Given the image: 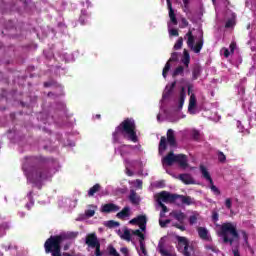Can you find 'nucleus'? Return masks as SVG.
<instances>
[{"label": "nucleus", "mask_w": 256, "mask_h": 256, "mask_svg": "<svg viewBox=\"0 0 256 256\" xmlns=\"http://www.w3.org/2000/svg\"><path fill=\"white\" fill-rule=\"evenodd\" d=\"M49 159L43 156H26L22 165V170L29 183L41 189L43 181L49 179Z\"/></svg>", "instance_id": "f257e3e1"}, {"label": "nucleus", "mask_w": 256, "mask_h": 256, "mask_svg": "<svg viewBox=\"0 0 256 256\" xmlns=\"http://www.w3.org/2000/svg\"><path fill=\"white\" fill-rule=\"evenodd\" d=\"M79 232H61L58 235L50 236L44 243V249L46 254L52 256H63L61 254V243L68 241L69 239H77Z\"/></svg>", "instance_id": "f03ea898"}, {"label": "nucleus", "mask_w": 256, "mask_h": 256, "mask_svg": "<svg viewBox=\"0 0 256 256\" xmlns=\"http://www.w3.org/2000/svg\"><path fill=\"white\" fill-rule=\"evenodd\" d=\"M119 133L128 139V141H132V143L139 142V137H137V125L133 118L124 119L120 125L115 128L113 138L117 139Z\"/></svg>", "instance_id": "7ed1b4c3"}, {"label": "nucleus", "mask_w": 256, "mask_h": 256, "mask_svg": "<svg viewBox=\"0 0 256 256\" xmlns=\"http://www.w3.org/2000/svg\"><path fill=\"white\" fill-rule=\"evenodd\" d=\"M220 237L223 238L224 243L233 245V241L239 239V232H237V228L233 224L224 223L220 228Z\"/></svg>", "instance_id": "20e7f679"}, {"label": "nucleus", "mask_w": 256, "mask_h": 256, "mask_svg": "<svg viewBox=\"0 0 256 256\" xmlns=\"http://www.w3.org/2000/svg\"><path fill=\"white\" fill-rule=\"evenodd\" d=\"M185 39H187L186 43L189 49L195 53H201V49H203V44L205 41L203 40V32H201L198 41L195 44V36L193 35V30H188L185 35Z\"/></svg>", "instance_id": "39448f33"}, {"label": "nucleus", "mask_w": 256, "mask_h": 256, "mask_svg": "<svg viewBox=\"0 0 256 256\" xmlns=\"http://www.w3.org/2000/svg\"><path fill=\"white\" fill-rule=\"evenodd\" d=\"M167 138L165 136H162L160 138L158 151L159 153H163L164 151H167V143L170 145V147H175L177 145V139L175 138V131L173 129H168L167 131Z\"/></svg>", "instance_id": "423d86ee"}, {"label": "nucleus", "mask_w": 256, "mask_h": 256, "mask_svg": "<svg viewBox=\"0 0 256 256\" xmlns=\"http://www.w3.org/2000/svg\"><path fill=\"white\" fill-rule=\"evenodd\" d=\"M85 243L91 249H95L94 256H103V252L101 251V242H99V238H97L96 233H89L86 235Z\"/></svg>", "instance_id": "0eeeda50"}, {"label": "nucleus", "mask_w": 256, "mask_h": 256, "mask_svg": "<svg viewBox=\"0 0 256 256\" xmlns=\"http://www.w3.org/2000/svg\"><path fill=\"white\" fill-rule=\"evenodd\" d=\"M176 240L178 242V251L182 250L184 256H191V251H193V246L189 245V240L184 236H176Z\"/></svg>", "instance_id": "6e6552de"}, {"label": "nucleus", "mask_w": 256, "mask_h": 256, "mask_svg": "<svg viewBox=\"0 0 256 256\" xmlns=\"http://www.w3.org/2000/svg\"><path fill=\"white\" fill-rule=\"evenodd\" d=\"M179 199L178 194H171L167 191H162L157 195V203H175Z\"/></svg>", "instance_id": "1a4fd4ad"}, {"label": "nucleus", "mask_w": 256, "mask_h": 256, "mask_svg": "<svg viewBox=\"0 0 256 256\" xmlns=\"http://www.w3.org/2000/svg\"><path fill=\"white\" fill-rule=\"evenodd\" d=\"M175 61H179V53H177V52H173L171 54V57L169 58V60L167 61V63L165 64V66L163 68L162 75H163L164 79H167V73H169V71L171 70V63H173Z\"/></svg>", "instance_id": "9d476101"}, {"label": "nucleus", "mask_w": 256, "mask_h": 256, "mask_svg": "<svg viewBox=\"0 0 256 256\" xmlns=\"http://www.w3.org/2000/svg\"><path fill=\"white\" fill-rule=\"evenodd\" d=\"M173 163H177V155L170 151L165 157L162 158V164L171 167Z\"/></svg>", "instance_id": "9b49d317"}, {"label": "nucleus", "mask_w": 256, "mask_h": 256, "mask_svg": "<svg viewBox=\"0 0 256 256\" xmlns=\"http://www.w3.org/2000/svg\"><path fill=\"white\" fill-rule=\"evenodd\" d=\"M121 207H119L117 204L113 203H107L104 204L101 208L102 213H117Z\"/></svg>", "instance_id": "f8f14e48"}, {"label": "nucleus", "mask_w": 256, "mask_h": 256, "mask_svg": "<svg viewBox=\"0 0 256 256\" xmlns=\"http://www.w3.org/2000/svg\"><path fill=\"white\" fill-rule=\"evenodd\" d=\"M176 163L182 168V169H187L189 167V163L187 160V155L185 154H177L176 155Z\"/></svg>", "instance_id": "ddd939ff"}, {"label": "nucleus", "mask_w": 256, "mask_h": 256, "mask_svg": "<svg viewBox=\"0 0 256 256\" xmlns=\"http://www.w3.org/2000/svg\"><path fill=\"white\" fill-rule=\"evenodd\" d=\"M178 179H180V181H182V183L185 185H195V180L191 174H180Z\"/></svg>", "instance_id": "4468645a"}, {"label": "nucleus", "mask_w": 256, "mask_h": 256, "mask_svg": "<svg viewBox=\"0 0 256 256\" xmlns=\"http://www.w3.org/2000/svg\"><path fill=\"white\" fill-rule=\"evenodd\" d=\"M167 1V6H168V11H169V18L171 23L173 25H177V16L175 15V10H173V5L171 4V0H166Z\"/></svg>", "instance_id": "2eb2a0df"}, {"label": "nucleus", "mask_w": 256, "mask_h": 256, "mask_svg": "<svg viewBox=\"0 0 256 256\" xmlns=\"http://www.w3.org/2000/svg\"><path fill=\"white\" fill-rule=\"evenodd\" d=\"M131 215V208L129 206H125L120 212L116 214L117 219H127Z\"/></svg>", "instance_id": "dca6fc26"}, {"label": "nucleus", "mask_w": 256, "mask_h": 256, "mask_svg": "<svg viewBox=\"0 0 256 256\" xmlns=\"http://www.w3.org/2000/svg\"><path fill=\"white\" fill-rule=\"evenodd\" d=\"M130 224L131 225H143V224H147V216L145 215H139L136 218H133L132 220H130Z\"/></svg>", "instance_id": "f3484780"}, {"label": "nucleus", "mask_w": 256, "mask_h": 256, "mask_svg": "<svg viewBox=\"0 0 256 256\" xmlns=\"http://www.w3.org/2000/svg\"><path fill=\"white\" fill-rule=\"evenodd\" d=\"M176 85L177 81H174L169 86H166L165 91L162 95L163 99H169V97H171V93H173V89H175Z\"/></svg>", "instance_id": "a211bd4d"}, {"label": "nucleus", "mask_w": 256, "mask_h": 256, "mask_svg": "<svg viewBox=\"0 0 256 256\" xmlns=\"http://www.w3.org/2000/svg\"><path fill=\"white\" fill-rule=\"evenodd\" d=\"M198 236L203 241H209V230L205 227H198L197 228Z\"/></svg>", "instance_id": "6ab92c4d"}, {"label": "nucleus", "mask_w": 256, "mask_h": 256, "mask_svg": "<svg viewBox=\"0 0 256 256\" xmlns=\"http://www.w3.org/2000/svg\"><path fill=\"white\" fill-rule=\"evenodd\" d=\"M170 215H171V217L176 219V221H178L179 223H183L185 221V219L187 218V215H185V213H183L181 211H173V212H171Z\"/></svg>", "instance_id": "aec40b11"}, {"label": "nucleus", "mask_w": 256, "mask_h": 256, "mask_svg": "<svg viewBox=\"0 0 256 256\" xmlns=\"http://www.w3.org/2000/svg\"><path fill=\"white\" fill-rule=\"evenodd\" d=\"M128 199L130 203H132V205H139V203L141 202V199L139 198L135 190H130V195L128 196Z\"/></svg>", "instance_id": "412c9836"}, {"label": "nucleus", "mask_w": 256, "mask_h": 256, "mask_svg": "<svg viewBox=\"0 0 256 256\" xmlns=\"http://www.w3.org/2000/svg\"><path fill=\"white\" fill-rule=\"evenodd\" d=\"M200 171L202 174V177L206 179L210 183V185H213V178H211V174L207 170V168L204 165H200Z\"/></svg>", "instance_id": "4be33fe9"}, {"label": "nucleus", "mask_w": 256, "mask_h": 256, "mask_svg": "<svg viewBox=\"0 0 256 256\" xmlns=\"http://www.w3.org/2000/svg\"><path fill=\"white\" fill-rule=\"evenodd\" d=\"M186 97H187V93L185 92V87H182L180 90V96L178 100V109H183V105H185Z\"/></svg>", "instance_id": "5701e85b"}, {"label": "nucleus", "mask_w": 256, "mask_h": 256, "mask_svg": "<svg viewBox=\"0 0 256 256\" xmlns=\"http://www.w3.org/2000/svg\"><path fill=\"white\" fill-rule=\"evenodd\" d=\"M89 19H91V16L87 13V10H82L79 17V23L81 25H87Z\"/></svg>", "instance_id": "b1692460"}, {"label": "nucleus", "mask_w": 256, "mask_h": 256, "mask_svg": "<svg viewBox=\"0 0 256 256\" xmlns=\"http://www.w3.org/2000/svg\"><path fill=\"white\" fill-rule=\"evenodd\" d=\"M201 76V66L195 65L192 70V81H197Z\"/></svg>", "instance_id": "393cba45"}, {"label": "nucleus", "mask_w": 256, "mask_h": 256, "mask_svg": "<svg viewBox=\"0 0 256 256\" xmlns=\"http://www.w3.org/2000/svg\"><path fill=\"white\" fill-rule=\"evenodd\" d=\"M195 107H197V97L192 93L189 99L188 111L195 109Z\"/></svg>", "instance_id": "a878e982"}, {"label": "nucleus", "mask_w": 256, "mask_h": 256, "mask_svg": "<svg viewBox=\"0 0 256 256\" xmlns=\"http://www.w3.org/2000/svg\"><path fill=\"white\" fill-rule=\"evenodd\" d=\"M182 63L185 65V67H189V63H191V56L187 50H184L183 52Z\"/></svg>", "instance_id": "bb28decb"}, {"label": "nucleus", "mask_w": 256, "mask_h": 256, "mask_svg": "<svg viewBox=\"0 0 256 256\" xmlns=\"http://www.w3.org/2000/svg\"><path fill=\"white\" fill-rule=\"evenodd\" d=\"M178 199H181L183 205H193V198H191V196L179 195Z\"/></svg>", "instance_id": "cd10ccee"}, {"label": "nucleus", "mask_w": 256, "mask_h": 256, "mask_svg": "<svg viewBox=\"0 0 256 256\" xmlns=\"http://www.w3.org/2000/svg\"><path fill=\"white\" fill-rule=\"evenodd\" d=\"M99 191H101V184H95L89 189L88 197H93V195H95V193H99Z\"/></svg>", "instance_id": "c85d7f7f"}, {"label": "nucleus", "mask_w": 256, "mask_h": 256, "mask_svg": "<svg viewBox=\"0 0 256 256\" xmlns=\"http://www.w3.org/2000/svg\"><path fill=\"white\" fill-rule=\"evenodd\" d=\"M184 73H185V68L183 66H178L174 70L172 77H178V75H181L183 77Z\"/></svg>", "instance_id": "c756f323"}, {"label": "nucleus", "mask_w": 256, "mask_h": 256, "mask_svg": "<svg viewBox=\"0 0 256 256\" xmlns=\"http://www.w3.org/2000/svg\"><path fill=\"white\" fill-rule=\"evenodd\" d=\"M108 255L110 256H121L119 252H117V249L113 245L108 246Z\"/></svg>", "instance_id": "7c9ffc66"}, {"label": "nucleus", "mask_w": 256, "mask_h": 256, "mask_svg": "<svg viewBox=\"0 0 256 256\" xmlns=\"http://www.w3.org/2000/svg\"><path fill=\"white\" fill-rule=\"evenodd\" d=\"M119 222L115 221V220H110V221H107L105 223V226L108 227L109 229H113L115 227H119Z\"/></svg>", "instance_id": "2f4dec72"}, {"label": "nucleus", "mask_w": 256, "mask_h": 256, "mask_svg": "<svg viewBox=\"0 0 256 256\" xmlns=\"http://www.w3.org/2000/svg\"><path fill=\"white\" fill-rule=\"evenodd\" d=\"M158 249H159V253H160L161 255H163V256H175V255L169 253V251H167V250L163 247V245H161V244H159Z\"/></svg>", "instance_id": "473e14b6"}, {"label": "nucleus", "mask_w": 256, "mask_h": 256, "mask_svg": "<svg viewBox=\"0 0 256 256\" xmlns=\"http://www.w3.org/2000/svg\"><path fill=\"white\" fill-rule=\"evenodd\" d=\"M121 239H124V241H131V231H129V229L124 230Z\"/></svg>", "instance_id": "72a5a7b5"}, {"label": "nucleus", "mask_w": 256, "mask_h": 256, "mask_svg": "<svg viewBox=\"0 0 256 256\" xmlns=\"http://www.w3.org/2000/svg\"><path fill=\"white\" fill-rule=\"evenodd\" d=\"M183 47V37L178 38L177 42L174 45L175 51H179Z\"/></svg>", "instance_id": "f704fd0d"}, {"label": "nucleus", "mask_w": 256, "mask_h": 256, "mask_svg": "<svg viewBox=\"0 0 256 256\" xmlns=\"http://www.w3.org/2000/svg\"><path fill=\"white\" fill-rule=\"evenodd\" d=\"M217 155H218V161L220 163H225V161H227V156H225V154L222 151H218Z\"/></svg>", "instance_id": "c9c22d12"}, {"label": "nucleus", "mask_w": 256, "mask_h": 256, "mask_svg": "<svg viewBox=\"0 0 256 256\" xmlns=\"http://www.w3.org/2000/svg\"><path fill=\"white\" fill-rule=\"evenodd\" d=\"M199 218V214H194L189 217V224L195 225L197 223V219Z\"/></svg>", "instance_id": "e433bc0d"}, {"label": "nucleus", "mask_w": 256, "mask_h": 256, "mask_svg": "<svg viewBox=\"0 0 256 256\" xmlns=\"http://www.w3.org/2000/svg\"><path fill=\"white\" fill-rule=\"evenodd\" d=\"M235 26V19L231 18L226 21L225 28L231 29V27Z\"/></svg>", "instance_id": "4c0bfd02"}, {"label": "nucleus", "mask_w": 256, "mask_h": 256, "mask_svg": "<svg viewBox=\"0 0 256 256\" xmlns=\"http://www.w3.org/2000/svg\"><path fill=\"white\" fill-rule=\"evenodd\" d=\"M192 138L194 139V141H199V139H201V133L198 130H193Z\"/></svg>", "instance_id": "58836bf2"}, {"label": "nucleus", "mask_w": 256, "mask_h": 256, "mask_svg": "<svg viewBox=\"0 0 256 256\" xmlns=\"http://www.w3.org/2000/svg\"><path fill=\"white\" fill-rule=\"evenodd\" d=\"M210 189L211 191H213V193H215V195H221V191L219 190V188H217V186H215V184L213 183V180H212V184H210Z\"/></svg>", "instance_id": "ea45409f"}, {"label": "nucleus", "mask_w": 256, "mask_h": 256, "mask_svg": "<svg viewBox=\"0 0 256 256\" xmlns=\"http://www.w3.org/2000/svg\"><path fill=\"white\" fill-rule=\"evenodd\" d=\"M169 223H171V220L170 219H166V220H159V225L160 227L162 228H165L167 227V225H169Z\"/></svg>", "instance_id": "a19ab883"}, {"label": "nucleus", "mask_w": 256, "mask_h": 256, "mask_svg": "<svg viewBox=\"0 0 256 256\" xmlns=\"http://www.w3.org/2000/svg\"><path fill=\"white\" fill-rule=\"evenodd\" d=\"M185 27H189V21H187V18H181V29H185Z\"/></svg>", "instance_id": "79ce46f5"}, {"label": "nucleus", "mask_w": 256, "mask_h": 256, "mask_svg": "<svg viewBox=\"0 0 256 256\" xmlns=\"http://www.w3.org/2000/svg\"><path fill=\"white\" fill-rule=\"evenodd\" d=\"M140 250L144 256H147V248H145V242L140 243Z\"/></svg>", "instance_id": "37998d69"}, {"label": "nucleus", "mask_w": 256, "mask_h": 256, "mask_svg": "<svg viewBox=\"0 0 256 256\" xmlns=\"http://www.w3.org/2000/svg\"><path fill=\"white\" fill-rule=\"evenodd\" d=\"M241 233H242V237H243L246 245H248L249 244V235H247V232L245 230H242Z\"/></svg>", "instance_id": "c03bdc74"}, {"label": "nucleus", "mask_w": 256, "mask_h": 256, "mask_svg": "<svg viewBox=\"0 0 256 256\" xmlns=\"http://www.w3.org/2000/svg\"><path fill=\"white\" fill-rule=\"evenodd\" d=\"M158 205H159V207H161L162 213H168V212H169V208H167V207L165 206V204H163V202H158Z\"/></svg>", "instance_id": "a18cd8bd"}, {"label": "nucleus", "mask_w": 256, "mask_h": 256, "mask_svg": "<svg viewBox=\"0 0 256 256\" xmlns=\"http://www.w3.org/2000/svg\"><path fill=\"white\" fill-rule=\"evenodd\" d=\"M232 206H233V202L231 201V198H227L225 200V207L228 209H231Z\"/></svg>", "instance_id": "49530a36"}, {"label": "nucleus", "mask_w": 256, "mask_h": 256, "mask_svg": "<svg viewBox=\"0 0 256 256\" xmlns=\"http://www.w3.org/2000/svg\"><path fill=\"white\" fill-rule=\"evenodd\" d=\"M237 48V43L235 42H231L229 49H230V53H235V49Z\"/></svg>", "instance_id": "de8ad7c7"}, {"label": "nucleus", "mask_w": 256, "mask_h": 256, "mask_svg": "<svg viewBox=\"0 0 256 256\" xmlns=\"http://www.w3.org/2000/svg\"><path fill=\"white\" fill-rule=\"evenodd\" d=\"M86 217H93L95 215V210L88 209L85 211Z\"/></svg>", "instance_id": "09e8293b"}, {"label": "nucleus", "mask_w": 256, "mask_h": 256, "mask_svg": "<svg viewBox=\"0 0 256 256\" xmlns=\"http://www.w3.org/2000/svg\"><path fill=\"white\" fill-rule=\"evenodd\" d=\"M127 147H131V145H122L120 146V154L123 157V155H125V149H127Z\"/></svg>", "instance_id": "8fccbe9b"}, {"label": "nucleus", "mask_w": 256, "mask_h": 256, "mask_svg": "<svg viewBox=\"0 0 256 256\" xmlns=\"http://www.w3.org/2000/svg\"><path fill=\"white\" fill-rule=\"evenodd\" d=\"M212 221H214V223H217V221H219V213L217 212L212 213Z\"/></svg>", "instance_id": "3c124183"}, {"label": "nucleus", "mask_w": 256, "mask_h": 256, "mask_svg": "<svg viewBox=\"0 0 256 256\" xmlns=\"http://www.w3.org/2000/svg\"><path fill=\"white\" fill-rule=\"evenodd\" d=\"M173 227H176V229H179L180 231H185V226L179 224V223H174Z\"/></svg>", "instance_id": "603ef678"}, {"label": "nucleus", "mask_w": 256, "mask_h": 256, "mask_svg": "<svg viewBox=\"0 0 256 256\" xmlns=\"http://www.w3.org/2000/svg\"><path fill=\"white\" fill-rule=\"evenodd\" d=\"M43 85H44L45 88L53 87V85H55V81L51 80V81H48V82H44Z\"/></svg>", "instance_id": "864d4df0"}, {"label": "nucleus", "mask_w": 256, "mask_h": 256, "mask_svg": "<svg viewBox=\"0 0 256 256\" xmlns=\"http://www.w3.org/2000/svg\"><path fill=\"white\" fill-rule=\"evenodd\" d=\"M170 35H172L173 37H179V30L171 29L170 30Z\"/></svg>", "instance_id": "5fc2aeb1"}, {"label": "nucleus", "mask_w": 256, "mask_h": 256, "mask_svg": "<svg viewBox=\"0 0 256 256\" xmlns=\"http://www.w3.org/2000/svg\"><path fill=\"white\" fill-rule=\"evenodd\" d=\"M120 252L123 254V255H129V249H127V247H122L120 249Z\"/></svg>", "instance_id": "6e6d98bb"}, {"label": "nucleus", "mask_w": 256, "mask_h": 256, "mask_svg": "<svg viewBox=\"0 0 256 256\" xmlns=\"http://www.w3.org/2000/svg\"><path fill=\"white\" fill-rule=\"evenodd\" d=\"M132 235H136V237H139V235L142 236V232L141 230L137 229V230H132Z\"/></svg>", "instance_id": "4d7b16f0"}, {"label": "nucleus", "mask_w": 256, "mask_h": 256, "mask_svg": "<svg viewBox=\"0 0 256 256\" xmlns=\"http://www.w3.org/2000/svg\"><path fill=\"white\" fill-rule=\"evenodd\" d=\"M138 237H139V243H145V234H143V232H142V236L138 235Z\"/></svg>", "instance_id": "13d9d810"}, {"label": "nucleus", "mask_w": 256, "mask_h": 256, "mask_svg": "<svg viewBox=\"0 0 256 256\" xmlns=\"http://www.w3.org/2000/svg\"><path fill=\"white\" fill-rule=\"evenodd\" d=\"M229 55H231V51H229V49L225 48L224 49V57H226V59L229 57Z\"/></svg>", "instance_id": "bf43d9fd"}, {"label": "nucleus", "mask_w": 256, "mask_h": 256, "mask_svg": "<svg viewBox=\"0 0 256 256\" xmlns=\"http://www.w3.org/2000/svg\"><path fill=\"white\" fill-rule=\"evenodd\" d=\"M188 95H191V91H193V84H188Z\"/></svg>", "instance_id": "052dcab7"}, {"label": "nucleus", "mask_w": 256, "mask_h": 256, "mask_svg": "<svg viewBox=\"0 0 256 256\" xmlns=\"http://www.w3.org/2000/svg\"><path fill=\"white\" fill-rule=\"evenodd\" d=\"M138 227H140L141 231H145V229H147V224H140Z\"/></svg>", "instance_id": "680f3d73"}, {"label": "nucleus", "mask_w": 256, "mask_h": 256, "mask_svg": "<svg viewBox=\"0 0 256 256\" xmlns=\"http://www.w3.org/2000/svg\"><path fill=\"white\" fill-rule=\"evenodd\" d=\"M185 9H189V0H183Z\"/></svg>", "instance_id": "e2e57ef3"}, {"label": "nucleus", "mask_w": 256, "mask_h": 256, "mask_svg": "<svg viewBox=\"0 0 256 256\" xmlns=\"http://www.w3.org/2000/svg\"><path fill=\"white\" fill-rule=\"evenodd\" d=\"M136 183H137L138 187H140V188L143 187V181H141L140 179H137Z\"/></svg>", "instance_id": "0e129e2a"}, {"label": "nucleus", "mask_w": 256, "mask_h": 256, "mask_svg": "<svg viewBox=\"0 0 256 256\" xmlns=\"http://www.w3.org/2000/svg\"><path fill=\"white\" fill-rule=\"evenodd\" d=\"M233 255H234V256H241V254L239 253V250H238V249H234V250H233Z\"/></svg>", "instance_id": "69168bd1"}, {"label": "nucleus", "mask_w": 256, "mask_h": 256, "mask_svg": "<svg viewBox=\"0 0 256 256\" xmlns=\"http://www.w3.org/2000/svg\"><path fill=\"white\" fill-rule=\"evenodd\" d=\"M126 175H128V177H133V171L127 170Z\"/></svg>", "instance_id": "338daca9"}, {"label": "nucleus", "mask_w": 256, "mask_h": 256, "mask_svg": "<svg viewBox=\"0 0 256 256\" xmlns=\"http://www.w3.org/2000/svg\"><path fill=\"white\" fill-rule=\"evenodd\" d=\"M165 213H166V212H162V211L160 212V219L165 218Z\"/></svg>", "instance_id": "774afa93"}]
</instances>
